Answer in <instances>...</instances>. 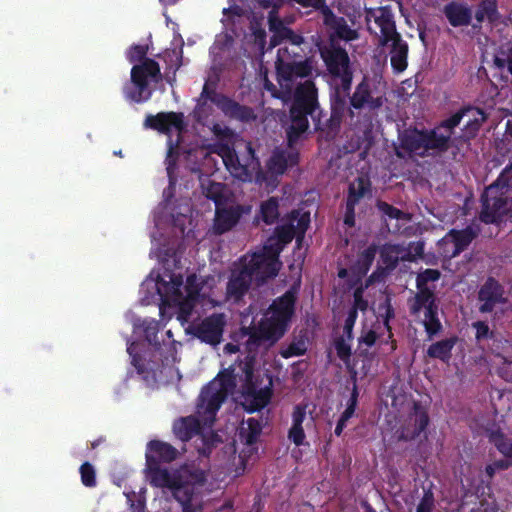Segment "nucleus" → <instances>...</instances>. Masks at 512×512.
I'll return each instance as SVG.
<instances>
[{
  "label": "nucleus",
  "instance_id": "obj_2",
  "mask_svg": "<svg viewBox=\"0 0 512 512\" xmlns=\"http://www.w3.org/2000/svg\"><path fill=\"white\" fill-rule=\"evenodd\" d=\"M178 455V450L167 442H148L145 453L147 478L152 486L171 491L182 512H201L205 471L192 464L182 465L175 470L160 466L161 463L174 461Z\"/></svg>",
  "mask_w": 512,
  "mask_h": 512
},
{
  "label": "nucleus",
  "instance_id": "obj_19",
  "mask_svg": "<svg viewBox=\"0 0 512 512\" xmlns=\"http://www.w3.org/2000/svg\"><path fill=\"white\" fill-rule=\"evenodd\" d=\"M144 126L170 135L181 133L184 128L183 115L175 112H161L157 115H148Z\"/></svg>",
  "mask_w": 512,
  "mask_h": 512
},
{
  "label": "nucleus",
  "instance_id": "obj_17",
  "mask_svg": "<svg viewBox=\"0 0 512 512\" xmlns=\"http://www.w3.org/2000/svg\"><path fill=\"white\" fill-rule=\"evenodd\" d=\"M423 253V244L410 243L409 246L400 244H386L381 248L380 256L387 267H394L399 260L412 261Z\"/></svg>",
  "mask_w": 512,
  "mask_h": 512
},
{
  "label": "nucleus",
  "instance_id": "obj_54",
  "mask_svg": "<svg viewBox=\"0 0 512 512\" xmlns=\"http://www.w3.org/2000/svg\"><path fill=\"white\" fill-rule=\"evenodd\" d=\"M146 54V49L143 46H134L128 53L130 62L141 60Z\"/></svg>",
  "mask_w": 512,
  "mask_h": 512
},
{
  "label": "nucleus",
  "instance_id": "obj_6",
  "mask_svg": "<svg viewBox=\"0 0 512 512\" xmlns=\"http://www.w3.org/2000/svg\"><path fill=\"white\" fill-rule=\"evenodd\" d=\"M439 277L440 272L435 269H426L419 273L416 279L418 293L409 302L412 314L419 315L423 312L424 318L422 322L429 340L442 329V324L437 316L438 308L434 303L433 291L428 286L429 282H435Z\"/></svg>",
  "mask_w": 512,
  "mask_h": 512
},
{
  "label": "nucleus",
  "instance_id": "obj_34",
  "mask_svg": "<svg viewBox=\"0 0 512 512\" xmlns=\"http://www.w3.org/2000/svg\"><path fill=\"white\" fill-rule=\"evenodd\" d=\"M369 189L368 180L364 177H358L353 182L350 183L349 186V195L347 199V212H353L354 205L359 201L361 197L365 195V193Z\"/></svg>",
  "mask_w": 512,
  "mask_h": 512
},
{
  "label": "nucleus",
  "instance_id": "obj_44",
  "mask_svg": "<svg viewBox=\"0 0 512 512\" xmlns=\"http://www.w3.org/2000/svg\"><path fill=\"white\" fill-rule=\"evenodd\" d=\"M81 481L87 487H94L96 485V474L94 467L85 462L80 467Z\"/></svg>",
  "mask_w": 512,
  "mask_h": 512
},
{
  "label": "nucleus",
  "instance_id": "obj_47",
  "mask_svg": "<svg viewBox=\"0 0 512 512\" xmlns=\"http://www.w3.org/2000/svg\"><path fill=\"white\" fill-rule=\"evenodd\" d=\"M143 329H144L147 341L149 343H155L156 335L158 332V322L153 319L145 320V321H143Z\"/></svg>",
  "mask_w": 512,
  "mask_h": 512
},
{
  "label": "nucleus",
  "instance_id": "obj_43",
  "mask_svg": "<svg viewBox=\"0 0 512 512\" xmlns=\"http://www.w3.org/2000/svg\"><path fill=\"white\" fill-rule=\"evenodd\" d=\"M350 342L351 341L346 340L344 336L337 338L334 342L338 357L346 364L349 362L351 356Z\"/></svg>",
  "mask_w": 512,
  "mask_h": 512
},
{
  "label": "nucleus",
  "instance_id": "obj_28",
  "mask_svg": "<svg viewBox=\"0 0 512 512\" xmlns=\"http://www.w3.org/2000/svg\"><path fill=\"white\" fill-rule=\"evenodd\" d=\"M297 163V155L292 151L276 149L268 161V169L274 174H283L288 166Z\"/></svg>",
  "mask_w": 512,
  "mask_h": 512
},
{
  "label": "nucleus",
  "instance_id": "obj_42",
  "mask_svg": "<svg viewBox=\"0 0 512 512\" xmlns=\"http://www.w3.org/2000/svg\"><path fill=\"white\" fill-rule=\"evenodd\" d=\"M290 223L294 224L297 233L303 237L310 223V214L308 212L293 211Z\"/></svg>",
  "mask_w": 512,
  "mask_h": 512
},
{
  "label": "nucleus",
  "instance_id": "obj_37",
  "mask_svg": "<svg viewBox=\"0 0 512 512\" xmlns=\"http://www.w3.org/2000/svg\"><path fill=\"white\" fill-rule=\"evenodd\" d=\"M367 306V301L363 299V289L357 288L354 292V304L348 312L344 325H348V327H354L358 310L365 311Z\"/></svg>",
  "mask_w": 512,
  "mask_h": 512
},
{
  "label": "nucleus",
  "instance_id": "obj_41",
  "mask_svg": "<svg viewBox=\"0 0 512 512\" xmlns=\"http://www.w3.org/2000/svg\"><path fill=\"white\" fill-rule=\"evenodd\" d=\"M377 253V247L370 245L359 256L357 271L359 274H366Z\"/></svg>",
  "mask_w": 512,
  "mask_h": 512
},
{
  "label": "nucleus",
  "instance_id": "obj_53",
  "mask_svg": "<svg viewBox=\"0 0 512 512\" xmlns=\"http://www.w3.org/2000/svg\"><path fill=\"white\" fill-rule=\"evenodd\" d=\"M480 9L488 14V20H492L497 12L496 4L492 0H483L480 5Z\"/></svg>",
  "mask_w": 512,
  "mask_h": 512
},
{
  "label": "nucleus",
  "instance_id": "obj_40",
  "mask_svg": "<svg viewBox=\"0 0 512 512\" xmlns=\"http://www.w3.org/2000/svg\"><path fill=\"white\" fill-rule=\"evenodd\" d=\"M307 351V343L304 338L293 340L286 347H282L280 354L283 358H291L295 356H301Z\"/></svg>",
  "mask_w": 512,
  "mask_h": 512
},
{
  "label": "nucleus",
  "instance_id": "obj_23",
  "mask_svg": "<svg viewBox=\"0 0 512 512\" xmlns=\"http://www.w3.org/2000/svg\"><path fill=\"white\" fill-rule=\"evenodd\" d=\"M382 104V96L372 89V84L366 79L357 86L351 97V105L356 109L367 108L372 110L379 108Z\"/></svg>",
  "mask_w": 512,
  "mask_h": 512
},
{
  "label": "nucleus",
  "instance_id": "obj_45",
  "mask_svg": "<svg viewBox=\"0 0 512 512\" xmlns=\"http://www.w3.org/2000/svg\"><path fill=\"white\" fill-rule=\"evenodd\" d=\"M494 444L501 454L505 458L512 460V439L505 438L503 436H497L494 438Z\"/></svg>",
  "mask_w": 512,
  "mask_h": 512
},
{
  "label": "nucleus",
  "instance_id": "obj_33",
  "mask_svg": "<svg viewBox=\"0 0 512 512\" xmlns=\"http://www.w3.org/2000/svg\"><path fill=\"white\" fill-rule=\"evenodd\" d=\"M457 341L456 337L437 341L429 346L427 355L431 358L439 359L443 362H448L451 358V351Z\"/></svg>",
  "mask_w": 512,
  "mask_h": 512
},
{
  "label": "nucleus",
  "instance_id": "obj_58",
  "mask_svg": "<svg viewBox=\"0 0 512 512\" xmlns=\"http://www.w3.org/2000/svg\"><path fill=\"white\" fill-rule=\"evenodd\" d=\"M471 512H495L494 509L489 508L487 505L481 503L477 508H473Z\"/></svg>",
  "mask_w": 512,
  "mask_h": 512
},
{
  "label": "nucleus",
  "instance_id": "obj_55",
  "mask_svg": "<svg viewBox=\"0 0 512 512\" xmlns=\"http://www.w3.org/2000/svg\"><path fill=\"white\" fill-rule=\"evenodd\" d=\"M295 1L302 4L303 6H312V5L316 4V2L318 0H295ZM260 3L264 7L276 6V0H260Z\"/></svg>",
  "mask_w": 512,
  "mask_h": 512
},
{
  "label": "nucleus",
  "instance_id": "obj_51",
  "mask_svg": "<svg viewBox=\"0 0 512 512\" xmlns=\"http://www.w3.org/2000/svg\"><path fill=\"white\" fill-rule=\"evenodd\" d=\"M472 326L476 330L477 340L488 338L491 335L489 326L483 321L474 322Z\"/></svg>",
  "mask_w": 512,
  "mask_h": 512
},
{
  "label": "nucleus",
  "instance_id": "obj_39",
  "mask_svg": "<svg viewBox=\"0 0 512 512\" xmlns=\"http://www.w3.org/2000/svg\"><path fill=\"white\" fill-rule=\"evenodd\" d=\"M261 218L266 224L274 223L279 216L278 201L276 198H270L263 202L260 207Z\"/></svg>",
  "mask_w": 512,
  "mask_h": 512
},
{
  "label": "nucleus",
  "instance_id": "obj_64",
  "mask_svg": "<svg viewBox=\"0 0 512 512\" xmlns=\"http://www.w3.org/2000/svg\"><path fill=\"white\" fill-rule=\"evenodd\" d=\"M346 275H347V270H346V269H341V270L339 271V273H338V276H339L340 278H344V277H346Z\"/></svg>",
  "mask_w": 512,
  "mask_h": 512
},
{
  "label": "nucleus",
  "instance_id": "obj_18",
  "mask_svg": "<svg viewBox=\"0 0 512 512\" xmlns=\"http://www.w3.org/2000/svg\"><path fill=\"white\" fill-rule=\"evenodd\" d=\"M225 326L224 314H213L194 327V335L202 342L217 345L220 343Z\"/></svg>",
  "mask_w": 512,
  "mask_h": 512
},
{
  "label": "nucleus",
  "instance_id": "obj_30",
  "mask_svg": "<svg viewBox=\"0 0 512 512\" xmlns=\"http://www.w3.org/2000/svg\"><path fill=\"white\" fill-rule=\"evenodd\" d=\"M325 23L334 30V34L345 41H351L358 37L356 30L350 28L343 18H337L331 12L325 14Z\"/></svg>",
  "mask_w": 512,
  "mask_h": 512
},
{
  "label": "nucleus",
  "instance_id": "obj_22",
  "mask_svg": "<svg viewBox=\"0 0 512 512\" xmlns=\"http://www.w3.org/2000/svg\"><path fill=\"white\" fill-rule=\"evenodd\" d=\"M250 209H244L241 205H231L229 207H216L213 230L216 234H223L231 230L240 220L244 212Z\"/></svg>",
  "mask_w": 512,
  "mask_h": 512
},
{
  "label": "nucleus",
  "instance_id": "obj_60",
  "mask_svg": "<svg viewBox=\"0 0 512 512\" xmlns=\"http://www.w3.org/2000/svg\"><path fill=\"white\" fill-rule=\"evenodd\" d=\"M476 19L479 22L484 21L485 19H488V14H486L482 9L479 8V10L476 13Z\"/></svg>",
  "mask_w": 512,
  "mask_h": 512
},
{
  "label": "nucleus",
  "instance_id": "obj_62",
  "mask_svg": "<svg viewBox=\"0 0 512 512\" xmlns=\"http://www.w3.org/2000/svg\"><path fill=\"white\" fill-rule=\"evenodd\" d=\"M507 132L510 136H512V113L510 118L507 120Z\"/></svg>",
  "mask_w": 512,
  "mask_h": 512
},
{
  "label": "nucleus",
  "instance_id": "obj_31",
  "mask_svg": "<svg viewBox=\"0 0 512 512\" xmlns=\"http://www.w3.org/2000/svg\"><path fill=\"white\" fill-rule=\"evenodd\" d=\"M428 422L429 419L426 413L415 411L409 417V427L403 429L401 437L405 440H409L419 436L427 427Z\"/></svg>",
  "mask_w": 512,
  "mask_h": 512
},
{
  "label": "nucleus",
  "instance_id": "obj_26",
  "mask_svg": "<svg viewBox=\"0 0 512 512\" xmlns=\"http://www.w3.org/2000/svg\"><path fill=\"white\" fill-rule=\"evenodd\" d=\"M455 127H457V124L452 123L451 117H449L434 130L428 132L429 137H431L432 148H434L435 151H445L448 149L449 141L451 140Z\"/></svg>",
  "mask_w": 512,
  "mask_h": 512
},
{
  "label": "nucleus",
  "instance_id": "obj_32",
  "mask_svg": "<svg viewBox=\"0 0 512 512\" xmlns=\"http://www.w3.org/2000/svg\"><path fill=\"white\" fill-rule=\"evenodd\" d=\"M211 131L216 138V142L210 145V151L218 154V148L221 146H227L232 148L235 140V133L229 127L221 123L213 124Z\"/></svg>",
  "mask_w": 512,
  "mask_h": 512
},
{
  "label": "nucleus",
  "instance_id": "obj_1",
  "mask_svg": "<svg viewBox=\"0 0 512 512\" xmlns=\"http://www.w3.org/2000/svg\"><path fill=\"white\" fill-rule=\"evenodd\" d=\"M295 295L288 291L277 298L263 313L257 325L249 331L244 350L248 353L245 361L238 365H230L220 372L207 386L198 399L195 416L182 417L173 424V432L181 441H188L194 435L210 428L215 421L217 411L238 382H243L246 391L243 395V407L248 412L264 408L270 401L271 380L262 388L257 389L253 382V359L251 354L263 347L265 350L277 343L288 331L294 314Z\"/></svg>",
  "mask_w": 512,
  "mask_h": 512
},
{
  "label": "nucleus",
  "instance_id": "obj_4",
  "mask_svg": "<svg viewBox=\"0 0 512 512\" xmlns=\"http://www.w3.org/2000/svg\"><path fill=\"white\" fill-rule=\"evenodd\" d=\"M269 28L273 33L270 45L280 46L275 62L279 87L285 94L292 96L296 87L308 80L314 81L319 72L312 59L297 60L301 57L300 46L304 42L302 36L294 33L282 22L273 20L271 15Z\"/></svg>",
  "mask_w": 512,
  "mask_h": 512
},
{
  "label": "nucleus",
  "instance_id": "obj_15",
  "mask_svg": "<svg viewBox=\"0 0 512 512\" xmlns=\"http://www.w3.org/2000/svg\"><path fill=\"white\" fill-rule=\"evenodd\" d=\"M477 234L478 230L473 226L462 230L452 229L438 242V251L446 259L454 258L470 245Z\"/></svg>",
  "mask_w": 512,
  "mask_h": 512
},
{
  "label": "nucleus",
  "instance_id": "obj_11",
  "mask_svg": "<svg viewBox=\"0 0 512 512\" xmlns=\"http://www.w3.org/2000/svg\"><path fill=\"white\" fill-rule=\"evenodd\" d=\"M295 236L297 237V241H300L302 238L297 233L293 223L283 225L276 229L275 235L267 239L260 251L255 252L258 256H261V259L268 265V268L266 267V273H278L281 267V263L278 259L279 254L283 250V247L291 242Z\"/></svg>",
  "mask_w": 512,
  "mask_h": 512
},
{
  "label": "nucleus",
  "instance_id": "obj_56",
  "mask_svg": "<svg viewBox=\"0 0 512 512\" xmlns=\"http://www.w3.org/2000/svg\"><path fill=\"white\" fill-rule=\"evenodd\" d=\"M495 64L498 67H504L505 64H507L508 70L512 74V49L509 50V53H508L506 59H502V58L496 57L495 58Z\"/></svg>",
  "mask_w": 512,
  "mask_h": 512
},
{
  "label": "nucleus",
  "instance_id": "obj_35",
  "mask_svg": "<svg viewBox=\"0 0 512 512\" xmlns=\"http://www.w3.org/2000/svg\"><path fill=\"white\" fill-rule=\"evenodd\" d=\"M205 196L215 202L216 207L222 206L226 200L227 188L217 182L208 181L202 184Z\"/></svg>",
  "mask_w": 512,
  "mask_h": 512
},
{
  "label": "nucleus",
  "instance_id": "obj_36",
  "mask_svg": "<svg viewBox=\"0 0 512 512\" xmlns=\"http://www.w3.org/2000/svg\"><path fill=\"white\" fill-rule=\"evenodd\" d=\"M261 430L262 426L258 420L255 418H248L242 423L240 436L247 444H252L261 433Z\"/></svg>",
  "mask_w": 512,
  "mask_h": 512
},
{
  "label": "nucleus",
  "instance_id": "obj_13",
  "mask_svg": "<svg viewBox=\"0 0 512 512\" xmlns=\"http://www.w3.org/2000/svg\"><path fill=\"white\" fill-rule=\"evenodd\" d=\"M392 339V333L387 320H376L370 325L364 324L361 335L358 338V346L362 352H366L370 347L376 345L383 353L392 352L395 346L389 343Z\"/></svg>",
  "mask_w": 512,
  "mask_h": 512
},
{
  "label": "nucleus",
  "instance_id": "obj_29",
  "mask_svg": "<svg viewBox=\"0 0 512 512\" xmlns=\"http://www.w3.org/2000/svg\"><path fill=\"white\" fill-rule=\"evenodd\" d=\"M444 14L449 23L454 27L468 25L472 17L471 10L459 3H450L446 5L444 8Z\"/></svg>",
  "mask_w": 512,
  "mask_h": 512
},
{
  "label": "nucleus",
  "instance_id": "obj_46",
  "mask_svg": "<svg viewBox=\"0 0 512 512\" xmlns=\"http://www.w3.org/2000/svg\"><path fill=\"white\" fill-rule=\"evenodd\" d=\"M491 185H497L499 188H512V167L508 165L502 170L498 178Z\"/></svg>",
  "mask_w": 512,
  "mask_h": 512
},
{
  "label": "nucleus",
  "instance_id": "obj_7",
  "mask_svg": "<svg viewBox=\"0 0 512 512\" xmlns=\"http://www.w3.org/2000/svg\"><path fill=\"white\" fill-rule=\"evenodd\" d=\"M218 155L222 158L227 170L234 177L243 182L256 181L262 183L265 180L261 170L259 159L250 142L241 141L237 149L221 146L218 148Z\"/></svg>",
  "mask_w": 512,
  "mask_h": 512
},
{
  "label": "nucleus",
  "instance_id": "obj_3",
  "mask_svg": "<svg viewBox=\"0 0 512 512\" xmlns=\"http://www.w3.org/2000/svg\"><path fill=\"white\" fill-rule=\"evenodd\" d=\"M219 280L215 276L198 279L195 274H191L184 281L182 275L165 270L156 281L147 279L144 284L147 287L154 284L163 306L177 309V319L184 324L188 322L198 300L207 299L212 306L219 304L215 298Z\"/></svg>",
  "mask_w": 512,
  "mask_h": 512
},
{
  "label": "nucleus",
  "instance_id": "obj_12",
  "mask_svg": "<svg viewBox=\"0 0 512 512\" xmlns=\"http://www.w3.org/2000/svg\"><path fill=\"white\" fill-rule=\"evenodd\" d=\"M321 56L326 63L328 71L339 81V87L344 93L348 92L352 83V72L349 67V57L347 52L339 47L332 45L321 49Z\"/></svg>",
  "mask_w": 512,
  "mask_h": 512
},
{
  "label": "nucleus",
  "instance_id": "obj_20",
  "mask_svg": "<svg viewBox=\"0 0 512 512\" xmlns=\"http://www.w3.org/2000/svg\"><path fill=\"white\" fill-rule=\"evenodd\" d=\"M478 300L480 302L479 311L490 313L497 305L506 302L504 289L495 279L488 278L478 292Z\"/></svg>",
  "mask_w": 512,
  "mask_h": 512
},
{
  "label": "nucleus",
  "instance_id": "obj_10",
  "mask_svg": "<svg viewBox=\"0 0 512 512\" xmlns=\"http://www.w3.org/2000/svg\"><path fill=\"white\" fill-rule=\"evenodd\" d=\"M480 219L484 223L494 224L512 217V188L489 185L482 197Z\"/></svg>",
  "mask_w": 512,
  "mask_h": 512
},
{
  "label": "nucleus",
  "instance_id": "obj_24",
  "mask_svg": "<svg viewBox=\"0 0 512 512\" xmlns=\"http://www.w3.org/2000/svg\"><path fill=\"white\" fill-rule=\"evenodd\" d=\"M401 148L416 156H425L432 148L431 137L428 132H420L417 130L407 131L401 138Z\"/></svg>",
  "mask_w": 512,
  "mask_h": 512
},
{
  "label": "nucleus",
  "instance_id": "obj_48",
  "mask_svg": "<svg viewBox=\"0 0 512 512\" xmlns=\"http://www.w3.org/2000/svg\"><path fill=\"white\" fill-rule=\"evenodd\" d=\"M357 406V394L354 391L351 398L348 401L347 407L342 413L340 417V421H343L345 424H347L348 420L351 419L355 413Z\"/></svg>",
  "mask_w": 512,
  "mask_h": 512
},
{
  "label": "nucleus",
  "instance_id": "obj_16",
  "mask_svg": "<svg viewBox=\"0 0 512 512\" xmlns=\"http://www.w3.org/2000/svg\"><path fill=\"white\" fill-rule=\"evenodd\" d=\"M210 100L214 102L222 112L231 118L242 121L249 120L252 117V110L248 107L241 106L237 102L221 95H217L213 90L209 89L208 83L203 87L200 95V101Z\"/></svg>",
  "mask_w": 512,
  "mask_h": 512
},
{
  "label": "nucleus",
  "instance_id": "obj_52",
  "mask_svg": "<svg viewBox=\"0 0 512 512\" xmlns=\"http://www.w3.org/2000/svg\"><path fill=\"white\" fill-rule=\"evenodd\" d=\"M434 500L431 494H425L417 506V512H431Z\"/></svg>",
  "mask_w": 512,
  "mask_h": 512
},
{
  "label": "nucleus",
  "instance_id": "obj_63",
  "mask_svg": "<svg viewBox=\"0 0 512 512\" xmlns=\"http://www.w3.org/2000/svg\"><path fill=\"white\" fill-rule=\"evenodd\" d=\"M345 224H347L349 226L353 225V217L350 216L349 214H347L346 217H345Z\"/></svg>",
  "mask_w": 512,
  "mask_h": 512
},
{
  "label": "nucleus",
  "instance_id": "obj_59",
  "mask_svg": "<svg viewBox=\"0 0 512 512\" xmlns=\"http://www.w3.org/2000/svg\"><path fill=\"white\" fill-rule=\"evenodd\" d=\"M352 331H353V327H348V325H344L343 327V332L346 336V340L348 341H351L352 340Z\"/></svg>",
  "mask_w": 512,
  "mask_h": 512
},
{
  "label": "nucleus",
  "instance_id": "obj_49",
  "mask_svg": "<svg viewBox=\"0 0 512 512\" xmlns=\"http://www.w3.org/2000/svg\"><path fill=\"white\" fill-rule=\"evenodd\" d=\"M510 466H512V460L509 458H505L503 460H498L488 465L486 468V472L489 476L492 477L496 473V471L507 469Z\"/></svg>",
  "mask_w": 512,
  "mask_h": 512
},
{
  "label": "nucleus",
  "instance_id": "obj_21",
  "mask_svg": "<svg viewBox=\"0 0 512 512\" xmlns=\"http://www.w3.org/2000/svg\"><path fill=\"white\" fill-rule=\"evenodd\" d=\"M485 120V113L481 109L475 107L463 108L451 116L452 123H456L457 126L462 121L464 122L461 138L465 140L473 137Z\"/></svg>",
  "mask_w": 512,
  "mask_h": 512
},
{
  "label": "nucleus",
  "instance_id": "obj_38",
  "mask_svg": "<svg viewBox=\"0 0 512 512\" xmlns=\"http://www.w3.org/2000/svg\"><path fill=\"white\" fill-rule=\"evenodd\" d=\"M378 208L382 212V214L385 216V221L388 222V220H396L401 221L403 224L410 221L409 214L402 212L401 210L391 206L390 204L386 202H379ZM387 226L389 230H391L389 223H387Z\"/></svg>",
  "mask_w": 512,
  "mask_h": 512
},
{
  "label": "nucleus",
  "instance_id": "obj_61",
  "mask_svg": "<svg viewBox=\"0 0 512 512\" xmlns=\"http://www.w3.org/2000/svg\"><path fill=\"white\" fill-rule=\"evenodd\" d=\"M345 427H346V424H345L343 421H340V420H339V421H338V423H337V426H336V428H335V434H336L337 436H340V435H341V433H342V431H343V429H344Z\"/></svg>",
  "mask_w": 512,
  "mask_h": 512
},
{
  "label": "nucleus",
  "instance_id": "obj_8",
  "mask_svg": "<svg viewBox=\"0 0 512 512\" xmlns=\"http://www.w3.org/2000/svg\"><path fill=\"white\" fill-rule=\"evenodd\" d=\"M292 97H294V103L290 110L291 124L287 131L290 145L308 129L307 116L312 115L317 107V88L314 81L308 80L296 87Z\"/></svg>",
  "mask_w": 512,
  "mask_h": 512
},
{
  "label": "nucleus",
  "instance_id": "obj_57",
  "mask_svg": "<svg viewBox=\"0 0 512 512\" xmlns=\"http://www.w3.org/2000/svg\"><path fill=\"white\" fill-rule=\"evenodd\" d=\"M241 350V346L234 343H228L224 346V352L226 354H235Z\"/></svg>",
  "mask_w": 512,
  "mask_h": 512
},
{
  "label": "nucleus",
  "instance_id": "obj_9",
  "mask_svg": "<svg viewBox=\"0 0 512 512\" xmlns=\"http://www.w3.org/2000/svg\"><path fill=\"white\" fill-rule=\"evenodd\" d=\"M162 80L160 67L153 59L146 58L140 64L134 65L131 70V82L125 86L124 94L127 99L141 103L152 96L151 83Z\"/></svg>",
  "mask_w": 512,
  "mask_h": 512
},
{
  "label": "nucleus",
  "instance_id": "obj_25",
  "mask_svg": "<svg viewBox=\"0 0 512 512\" xmlns=\"http://www.w3.org/2000/svg\"><path fill=\"white\" fill-rule=\"evenodd\" d=\"M379 45L388 50L391 65L395 72L400 73L407 68L408 44L400 34L388 39L386 44Z\"/></svg>",
  "mask_w": 512,
  "mask_h": 512
},
{
  "label": "nucleus",
  "instance_id": "obj_5",
  "mask_svg": "<svg viewBox=\"0 0 512 512\" xmlns=\"http://www.w3.org/2000/svg\"><path fill=\"white\" fill-rule=\"evenodd\" d=\"M268 265L255 252L244 255L233 264L231 276L227 283L226 299L239 301L248 291L251 283L255 280L262 283L276 274L266 273Z\"/></svg>",
  "mask_w": 512,
  "mask_h": 512
},
{
  "label": "nucleus",
  "instance_id": "obj_27",
  "mask_svg": "<svg viewBox=\"0 0 512 512\" xmlns=\"http://www.w3.org/2000/svg\"><path fill=\"white\" fill-rule=\"evenodd\" d=\"M306 408L305 405H296L292 412V424L288 431V439L296 446L305 444L306 436L303 423L306 419Z\"/></svg>",
  "mask_w": 512,
  "mask_h": 512
},
{
  "label": "nucleus",
  "instance_id": "obj_50",
  "mask_svg": "<svg viewBox=\"0 0 512 512\" xmlns=\"http://www.w3.org/2000/svg\"><path fill=\"white\" fill-rule=\"evenodd\" d=\"M263 81H264V88L265 90H267L268 92L271 93V95L273 97H277V98H285V99H291L292 96H288L287 94H285L282 89L280 88V90L277 89V87L268 80L267 78V75L265 74L264 75V78H263Z\"/></svg>",
  "mask_w": 512,
  "mask_h": 512
},
{
  "label": "nucleus",
  "instance_id": "obj_14",
  "mask_svg": "<svg viewBox=\"0 0 512 512\" xmlns=\"http://www.w3.org/2000/svg\"><path fill=\"white\" fill-rule=\"evenodd\" d=\"M366 22L368 31L377 37L379 44H386L388 39L399 34L396 30L393 13L388 7L368 9Z\"/></svg>",
  "mask_w": 512,
  "mask_h": 512
}]
</instances>
